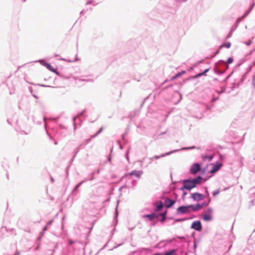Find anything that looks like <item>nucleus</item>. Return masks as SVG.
<instances>
[{
    "label": "nucleus",
    "mask_w": 255,
    "mask_h": 255,
    "mask_svg": "<svg viewBox=\"0 0 255 255\" xmlns=\"http://www.w3.org/2000/svg\"><path fill=\"white\" fill-rule=\"evenodd\" d=\"M229 68V65L226 61L220 60L217 62L214 68V72L219 75L223 74Z\"/></svg>",
    "instance_id": "f257e3e1"
},
{
    "label": "nucleus",
    "mask_w": 255,
    "mask_h": 255,
    "mask_svg": "<svg viewBox=\"0 0 255 255\" xmlns=\"http://www.w3.org/2000/svg\"><path fill=\"white\" fill-rule=\"evenodd\" d=\"M143 174L142 170H133L130 172L125 174L121 179V180H123L126 179L127 180V183L128 182V180H130L131 179L132 176H134L137 177L138 179L140 178L141 176Z\"/></svg>",
    "instance_id": "f03ea898"
},
{
    "label": "nucleus",
    "mask_w": 255,
    "mask_h": 255,
    "mask_svg": "<svg viewBox=\"0 0 255 255\" xmlns=\"http://www.w3.org/2000/svg\"><path fill=\"white\" fill-rule=\"evenodd\" d=\"M180 182L183 184V186L179 189L181 191H184L185 190L190 191L194 188L191 178L180 180Z\"/></svg>",
    "instance_id": "7ed1b4c3"
},
{
    "label": "nucleus",
    "mask_w": 255,
    "mask_h": 255,
    "mask_svg": "<svg viewBox=\"0 0 255 255\" xmlns=\"http://www.w3.org/2000/svg\"><path fill=\"white\" fill-rule=\"evenodd\" d=\"M17 132L20 134L27 135L30 132V128L27 125L21 124L15 128Z\"/></svg>",
    "instance_id": "20e7f679"
},
{
    "label": "nucleus",
    "mask_w": 255,
    "mask_h": 255,
    "mask_svg": "<svg viewBox=\"0 0 255 255\" xmlns=\"http://www.w3.org/2000/svg\"><path fill=\"white\" fill-rule=\"evenodd\" d=\"M189 213H190V210L189 209L188 205L179 206L177 208L176 211V214L177 215H181Z\"/></svg>",
    "instance_id": "39448f33"
},
{
    "label": "nucleus",
    "mask_w": 255,
    "mask_h": 255,
    "mask_svg": "<svg viewBox=\"0 0 255 255\" xmlns=\"http://www.w3.org/2000/svg\"><path fill=\"white\" fill-rule=\"evenodd\" d=\"M175 199H172L169 198H165L164 200V206L167 208H170L172 207L176 202V199L177 198L178 195L177 194H175Z\"/></svg>",
    "instance_id": "423d86ee"
},
{
    "label": "nucleus",
    "mask_w": 255,
    "mask_h": 255,
    "mask_svg": "<svg viewBox=\"0 0 255 255\" xmlns=\"http://www.w3.org/2000/svg\"><path fill=\"white\" fill-rule=\"evenodd\" d=\"M201 170V165L199 163H194L190 168V172L192 174H195Z\"/></svg>",
    "instance_id": "0eeeda50"
},
{
    "label": "nucleus",
    "mask_w": 255,
    "mask_h": 255,
    "mask_svg": "<svg viewBox=\"0 0 255 255\" xmlns=\"http://www.w3.org/2000/svg\"><path fill=\"white\" fill-rule=\"evenodd\" d=\"M191 229H194L198 232H201L202 229V226L200 220L194 221L191 226Z\"/></svg>",
    "instance_id": "6e6552de"
},
{
    "label": "nucleus",
    "mask_w": 255,
    "mask_h": 255,
    "mask_svg": "<svg viewBox=\"0 0 255 255\" xmlns=\"http://www.w3.org/2000/svg\"><path fill=\"white\" fill-rule=\"evenodd\" d=\"M191 197L194 201H199L206 198V196L201 193L195 192L191 193Z\"/></svg>",
    "instance_id": "1a4fd4ad"
},
{
    "label": "nucleus",
    "mask_w": 255,
    "mask_h": 255,
    "mask_svg": "<svg viewBox=\"0 0 255 255\" xmlns=\"http://www.w3.org/2000/svg\"><path fill=\"white\" fill-rule=\"evenodd\" d=\"M213 210L211 208H208L207 213L203 214L202 218L205 221H210L212 220V213Z\"/></svg>",
    "instance_id": "9d476101"
},
{
    "label": "nucleus",
    "mask_w": 255,
    "mask_h": 255,
    "mask_svg": "<svg viewBox=\"0 0 255 255\" xmlns=\"http://www.w3.org/2000/svg\"><path fill=\"white\" fill-rule=\"evenodd\" d=\"M194 187H196L197 185H199L202 183L203 179V177L200 176H197L196 177L192 178H191Z\"/></svg>",
    "instance_id": "9b49d317"
},
{
    "label": "nucleus",
    "mask_w": 255,
    "mask_h": 255,
    "mask_svg": "<svg viewBox=\"0 0 255 255\" xmlns=\"http://www.w3.org/2000/svg\"><path fill=\"white\" fill-rule=\"evenodd\" d=\"M127 181V180L126 179ZM137 181L135 179H133L132 177L130 180H128V182H126V184L127 185L128 188H132L133 189L134 187L136 185Z\"/></svg>",
    "instance_id": "f8f14e48"
},
{
    "label": "nucleus",
    "mask_w": 255,
    "mask_h": 255,
    "mask_svg": "<svg viewBox=\"0 0 255 255\" xmlns=\"http://www.w3.org/2000/svg\"><path fill=\"white\" fill-rule=\"evenodd\" d=\"M85 182V180L81 181V182H80L77 185H75V186L74 187V188H73V189L72 190V192H71V195L72 196H76L77 195L79 188Z\"/></svg>",
    "instance_id": "ddd939ff"
},
{
    "label": "nucleus",
    "mask_w": 255,
    "mask_h": 255,
    "mask_svg": "<svg viewBox=\"0 0 255 255\" xmlns=\"http://www.w3.org/2000/svg\"><path fill=\"white\" fill-rule=\"evenodd\" d=\"M159 215L155 213H152L149 214H145L143 216V218H147L149 221H152L155 219L158 218Z\"/></svg>",
    "instance_id": "4468645a"
},
{
    "label": "nucleus",
    "mask_w": 255,
    "mask_h": 255,
    "mask_svg": "<svg viewBox=\"0 0 255 255\" xmlns=\"http://www.w3.org/2000/svg\"><path fill=\"white\" fill-rule=\"evenodd\" d=\"M154 206V211L155 212H160L163 210L164 204L161 201H160L157 202L156 204H155Z\"/></svg>",
    "instance_id": "2eb2a0df"
},
{
    "label": "nucleus",
    "mask_w": 255,
    "mask_h": 255,
    "mask_svg": "<svg viewBox=\"0 0 255 255\" xmlns=\"http://www.w3.org/2000/svg\"><path fill=\"white\" fill-rule=\"evenodd\" d=\"M179 150H180L179 149L173 150L171 151L170 152H166L165 153L161 154L160 155H155L154 156V160L158 159H159V158H160L161 157H165L166 156L169 155L171 154L172 153H174V152H177V151H179Z\"/></svg>",
    "instance_id": "dca6fc26"
},
{
    "label": "nucleus",
    "mask_w": 255,
    "mask_h": 255,
    "mask_svg": "<svg viewBox=\"0 0 255 255\" xmlns=\"http://www.w3.org/2000/svg\"><path fill=\"white\" fill-rule=\"evenodd\" d=\"M209 70L210 68L206 69L204 70L203 72L199 73L195 76H191L190 78H189V79H194L200 77L202 76H206V73L209 71Z\"/></svg>",
    "instance_id": "f3484780"
},
{
    "label": "nucleus",
    "mask_w": 255,
    "mask_h": 255,
    "mask_svg": "<svg viewBox=\"0 0 255 255\" xmlns=\"http://www.w3.org/2000/svg\"><path fill=\"white\" fill-rule=\"evenodd\" d=\"M85 112H86V110H84L81 112L79 113L78 115L76 117L73 118V126H74V130H75L76 128V124L75 123L76 119L79 117H85L84 113Z\"/></svg>",
    "instance_id": "a211bd4d"
},
{
    "label": "nucleus",
    "mask_w": 255,
    "mask_h": 255,
    "mask_svg": "<svg viewBox=\"0 0 255 255\" xmlns=\"http://www.w3.org/2000/svg\"><path fill=\"white\" fill-rule=\"evenodd\" d=\"M167 210L165 211L164 212L157 214L159 215V217H160L161 218L159 219V221L163 223L164 222L167 218Z\"/></svg>",
    "instance_id": "6ab92c4d"
},
{
    "label": "nucleus",
    "mask_w": 255,
    "mask_h": 255,
    "mask_svg": "<svg viewBox=\"0 0 255 255\" xmlns=\"http://www.w3.org/2000/svg\"><path fill=\"white\" fill-rule=\"evenodd\" d=\"M222 166V164L219 162L217 163L215 165L213 166L212 169L211 170V172L213 173L219 170Z\"/></svg>",
    "instance_id": "aec40b11"
},
{
    "label": "nucleus",
    "mask_w": 255,
    "mask_h": 255,
    "mask_svg": "<svg viewBox=\"0 0 255 255\" xmlns=\"http://www.w3.org/2000/svg\"><path fill=\"white\" fill-rule=\"evenodd\" d=\"M78 152H79V148H76L73 152V155L69 161V165L68 166L69 167L70 166V165L72 164V162L74 160L76 156V155Z\"/></svg>",
    "instance_id": "412c9836"
},
{
    "label": "nucleus",
    "mask_w": 255,
    "mask_h": 255,
    "mask_svg": "<svg viewBox=\"0 0 255 255\" xmlns=\"http://www.w3.org/2000/svg\"><path fill=\"white\" fill-rule=\"evenodd\" d=\"M46 64V67L47 69H48L49 71L55 73L56 74L59 75V73L57 72V70L56 69H54L51 65L50 64Z\"/></svg>",
    "instance_id": "4be33fe9"
},
{
    "label": "nucleus",
    "mask_w": 255,
    "mask_h": 255,
    "mask_svg": "<svg viewBox=\"0 0 255 255\" xmlns=\"http://www.w3.org/2000/svg\"><path fill=\"white\" fill-rule=\"evenodd\" d=\"M176 250L172 249L169 251L166 252L164 254H162V255H176Z\"/></svg>",
    "instance_id": "5701e85b"
},
{
    "label": "nucleus",
    "mask_w": 255,
    "mask_h": 255,
    "mask_svg": "<svg viewBox=\"0 0 255 255\" xmlns=\"http://www.w3.org/2000/svg\"><path fill=\"white\" fill-rule=\"evenodd\" d=\"M254 6V3L252 4L250 7L249 8V9L244 13V14L243 15V17L245 18L252 11V9L253 8Z\"/></svg>",
    "instance_id": "b1692460"
},
{
    "label": "nucleus",
    "mask_w": 255,
    "mask_h": 255,
    "mask_svg": "<svg viewBox=\"0 0 255 255\" xmlns=\"http://www.w3.org/2000/svg\"><path fill=\"white\" fill-rule=\"evenodd\" d=\"M46 227H43V229H42V231L40 233V235L38 237V238H37V240L39 241V242H40V240L41 239H42V238L43 237V236L45 234V232L46 231Z\"/></svg>",
    "instance_id": "393cba45"
},
{
    "label": "nucleus",
    "mask_w": 255,
    "mask_h": 255,
    "mask_svg": "<svg viewBox=\"0 0 255 255\" xmlns=\"http://www.w3.org/2000/svg\"><path fill=\"white\" fill-rule=\"evenodd\" d=\"M231 46V43L230 42H228L223 43L219 46V47L220 49H222L223 47H226L227 48H230Z\"/></svg>",
    "instance_id": "a878e982"
},
{
    "label": "nucleus",
    "mask_w": 255,
    "mask_h": 255,
    "mask_svg": "<svg viewBox=\"0 0 255 255\" xmlns=\"http://www.w3.org/2000/svg\"><path fill=\"white\" fill-rule=\"evenodd\" d=\"M103 129L104 128L101 127L95 134L91 135V138H94L98 136L103 131Z\"/></svg>",
    "instance_id": "bb28decb"
},
{
    "label": "nucleus",
    "mask_w": 255,
    "mask_h": 255,
    "mask_svg": "<svg viewBox=\"0 0 255 255\" xmlns=\"http://www.w3.org/2000/svg\"><path fill=\"white\" fill-rule=\"evenodd\" d=\"M188 206L189 210H190V213L191 212V211H193V212L196 211V210L195 209V205L190 204V205H188Z\"/></svg>",
    "instance_id": "cd10ccee"
},
{
    "label": "nucleus",
    "mask_w": 255,
    "mask_h": 255,
    "mask_svg": "<svg viewBox=\"0 0 255 255\" xmlns=\"http://www.w3.org/2000/svg\"><path fill=\"white\" fill-rule=\"evenodd\" d=\"M220 50L221 49L220 48V47H219L218 49L210 56V58H213L214 57H215L217 54H218L220 53Z\"/></svg>",
    "instance_id": "c85d7f7f"
},
{
    "label": "nucleus",
    "mask_w": 255,
    "mask_h": 255,
    "mask_svg": "<svg viewBox=\"0 0 255 255\" xmlns=\"http://www.w3.org/2000/svg\"><path fill=\"white\" fill-rule=\"evenodd\" d=\"M213 158V156L211 155H205L203 157V159L204 160H206V159H209V161H211Z\"/></svg>",
    "instance_id": "c756f323"
},
{
    "label": "nucleus",
    "mask_w": 255,
    "mask_h": 255,
    "mask_svg": "<svg viewBox=\"0 0 255 255\" xmlns=\"http://www.w3.org/2000/svg\"><path fill=\"white\" fill-rule=\"evenodd\" d=\"M189 219L188 218H177L175 220V222H181L183 221H186Z\"/></svg>",
    "instance_id": "7c9ffc66"
},
{
    "label": "nucleus",
    "mask_w": 255,
    "mask_h": 255,
    "mask_svg": "<svg viewBox=\"0 0 255 255\" xmlns=\"http://www.w3.org/2000/svg\"><path fill=\"white\" fill-rule=\"evenodd\" d=\"M180 76H181V74H180V73L177 72L174 76H172L171 78L170 81L174 80L175 79H176L177 78H179Z\"/></svg>",
    "instance_id": "2f4dec72"
},
{
    "label": "nucleus",
    "mask_w": 255,
    "mask_h": 255,
    "mask_svg": "<svg viewBox=\"0 0 255 255\" xmlns=\"http://www.w3.org/2000/svg\"><path fill=\"white\" fill-rule=\"evenodd\" d=\"M196 148H198L196 146H189V147H183L181 149V150H189V149H196ZM198 148L199 149L200 148L199 147Z\"/></svg>",
    "instance_id": "473e14b6"
},
{
    "label": "nucleus",
    "mask_w": 255,
    "mask_h": 255,
    "mask_svg": "<svg viewBox=\"0 0 255 255\" xmlns=\"http://www.w3.org/2000/svg\"><path fill=\"white\" fill-rule=\"evenodd\" d=\"M53 222V220H51L47 223L46 225L44 227L46 228V230H47L49 228L50 226L51 225Z\"/></svg>",
    "instance_id": "72a5a7b5"
},
{
    "label": "nucleus",
    "mask_w": 255,
    "mask_h": 255,
    "mask_svg": "<svg viewBox=\"0 0 255 255\" xmlns=\"http://www.w3.org/2000/svg\"><path fill=\"white\" fill-rule=\"evenodd\" d=\"M36 62H39L42 65H43L45 67H46L45 64H48L47 62H46L45 60H44L43 59L38 60V61H36Z\"/></svg>",
    "instance_id": "f704fd0d"
},
{
    "label": "nucleus",
    "mask_w": 255,
    "mask_h": 255,
    "mask_svg": "<svg viewBox=\"0 0 255 255\" xmlns=\"http://www.w3.org/2000/svg\"><path fill=\"white\" fill-rule=\"evenodd\" d=\"M201 209H202V207L200 203H197V204L195 205V209L196 211H199Z\"/></svg>",
    "instance_id": "c9c22d12"
},
{
    "label": "nucleus",
    "mask_w": 255,
    "mask_h": 255,
    "mask_svg": "<svg viewBox=\"0 0 255 255\" xmlns=\"http://www.w3.org/2000/svg\"><path fill=\"white\" fill-rule=\"evenodd\" d=\"M220 192V188L218 189L217 190H214L213 191L212 194L214 196H216L218 195Z\"/></svg>",
    "instance_id": "e433bc0d"
},
{
    "label": "nucleus",
    "mask_w": 255,
    "mask_h": 255,
    "mask_svg": "<svg viewBox=\"0 0 255 255\" xmlns=\"http://www.w3.org/2000/svg\"><path fill=\"white\" fill-rule=\"evenodd\" d=\"M129 150H130V147H129L128 149V150H127L126 153L125 154L126 158V159H127V160L128 161H129V156H128V154H129Z\"/></svg>",
    "instance_id": "4c0bfd02"
},
{
    "label": "nucleus",
    "mask_w": 255,
    "mask_h": 255,
    "mask_svg": "<svg viewBox=\"0 0 255 255\" xmlns=\"http://www.w3.org/2000/svg\"><path fill=\"white\" fill-rule=\"evenodd\" d=\"M233 61H234V59L232 57H229L227 59V61L226 62L228 65L229 64H231L232 63H233Z\"/></svg>",
    "instance_id": "58836bf2"
},
{
    "label": "nucleus",
    "mask_w": 255,
    "mask_h": 255,
    "mask_svg": "<svg viewBox=\"0 0 255 255\" xmlns=\"http://www.w3.org/2000/svg\"><path fill=\"white\" fill-rule=\"evenodd\" d=\"M91 136L90 137V138H88V139H86L85 140H84V141H83V144H84V145H87L91 140Z\"/></svg>",
    "instance_id": "ea45409f"
},
{
    "label": "nucleus",
    "mask_w": 255,
    "mask_h": 255,
    "mask_svg": "<svg viewBox=\"0 0 255 255\" xmlns=\"http://www.w3.org/2000/svg\"><path fill=\"white\" fill-rule=\"evenodd\" d=\"M119 201H118V204L117 205V207L116 208V210H115V216H114V218H117L118 216V203H119Z\"/></svg>",
    "instance_id": "a19ab883"
},
{
    "label": "nucleus",
    "mask_w": 255,
    "mask_h": 255,
    "mask_svg": "<svg viewBox=\"0 0 255 255\" xmlns=\"http://www.w3.org/2000/svg\"><path fill=\"white\" fill-rule=\"evenodd\" d=\"M210 202V200H209L208 202H202V203H201L200 204H201V206H202V207L203 208V207H204L205 206H208Z\"/></svg>",
    "instance_id": "79ce46f5"
},
{
    "label": "nucleus",
    "mask_w": 255,
    "mask_h": 255,
    "mask_svg": "<svg viewBox=\"0 0 255 255\" xmlns=\"http://www.w3.org/2000/svg\"><path fill=\"white\" fill-rule=\"evenodd\" d=\"M243 18H244L243 17V16L241 17L238 18L236 21L235 24L238 25L239 23L242 21V19Z\"/></svg>",
    "instance_id": "37998d69"
},
{
    "label": "nucleus",
    "mask_w": 255,
    "mask_h": 255,
    "mask_svg": "<svg viewBox=\"0 0 255 255\" xmlns=\"http://www.w3.org/2000/svg\"><path fill=\"white\" fill-rule=\"evenodd\" d=\"M252 84L254 88L255 89V75H254L253 77Z\"/></svg>",
    "instance_id": "c03bdc74"
},
{
    "label": "nucleus",
    "mask_w": 255,
    "mask_h": 255,
    "mask_svg": "<svg viewBox=\"0 0 255 255\" xmlns=\"http://www.w3.org/2000/svg\"><path fill=\"white\" fill-rule=\"evenodd\" d=\"M238 26V25L236 24L233 25L230 29L231 30V32H234Z\"/></svg>",
    "instance_id": "a18cd8bd"
},
{
    "label": "nucleus",
    "mask_w": 255,
    "mask_h": 255,
    "mask_svg": "<svg viewBox=\"0 0 255 255\" xmlns=\"http://www.w3.org/2000/svg\"><path fill=\"white\" fill-rule=\"evenodd\" d=\"M175 240V238H173L170 240L168 239V240H165V241L166 242V243L167 244H169V243H172V242L174 241Z\"/></svg>",
    "instance_id": "49530a36"
},
{
    "label": "nucleus",
    "mask_w": 255,
    "mask_h": 255,
    "mask_svg": "<svg viewBox=\"0 0 255 255\" xmlns=\"http://www.w3.org/2000/svg\"><path fill=\"white\" fill-rule=\"evenodd\" d=\"M124 188H128V187H127V185L126 184H125V185H123V186H121V187L119 188V191L120 192H121V191H122V190L123 189H124Z\"/></svg>",
    "instance_id": "de8ad7c7"
},
{
    "label": "nucleus",
    "mask_w": 255,
    "mask_h": 255,
    "mask_svg": "<svg viewBox=\"0 0 255 255\" xmlns=\"http://www.w3.org/2000/svg\"><path fill=\"white\" fill-rule=\"evenodd\" d=\"M174 0L176 2L177 4H180L181 2L186 1L187 0Z\"/></svg>",
    "instance_id": "09e8293b"
},
{
    "label": "nucleus",
    "mask_w": 255,
    "mask_h": 255,
    "mask_svg": "<svg viewBox=\"0 0 255 255\" xmlns=\"http://www.w3.org/2000/svg\"><path fill=\"white\" fill-rule=\"evenodd\" d=\"M253 43V41L251 40H249L248 41H246L245 42V43L247 45V46H250L252 43Z\"/></svg>",
    "instance_id": "8fccbe9b"
},
{
    "label": "nucleus",
    "mask_w": 255,
    "mask_h": 255,
    "mask_svg": "<svg viewBox=\"0 0 255 255\" xmlns=\"http://www.w3.org/2000/svg\"><path fill=\"white\" fill-rule=\"evenodd\" d=\"M205 193H206V195L205 196H206V197H209V193L208 192V188L207 187H205Z\"/></svg>",
    "instance_id": "3c124183"
},
{
    "label": "nucleus",
    "mask_w": 255,
    "mask_h": 255,
    "mask_svg": "<svg viewBox=\"0 0 255 255\" xmlns=\"http://www.w3.org/2000/svg\"><path fill=\"white\" fill-rule=\"evenodd\" d=\"M178 238L179 239H180V240H185V237H184V236H176L175 238Z\"/></svg>",
    "instance_id": "603ef678"
},
{
    "label": "nucleus",
    "mask_w": 255,
    "mask_h": 255,
    "mask_svg": "<svg viewBox=\"0 0 255 255\" xmlns=\"http://www.w3.org/2000/svg\"><path fill=\"white\" fill-rule=\"evenodd\" d=\"M85 146V145H84V144H83V143H81V144H80V145H79V146H78L77 148H79V151L80 149H82V148H83L84 147V146Z\"/></svg>",
    "instance_id": "864d4df0"
},
{
    "label": "nucleus",
    "mask_w": 255,
    "mask_h": 255,
    "mask_svg": "<svg viewBox=\"0 0 255 255\" xmlns=\"http://www.w3.org/2000/svg\"><path fill=\"white\" fill-rule=\"evenodd\" d=\"M85 146V145H84V144H83V143H81V144H80V145H79V146H78L77 148H79V151L80 149H82V148H83L84 147V146Z\"/></svg>",
    "instance_id": "5fc2aeb1"
},
{
    "label": "nucleus",
    "mask_w": 255,
    "mask_h": 255,
    "mask_svg": "<svg viewBox=\"0 0 255 255\" xmlns=\"http://www.w3.org/2000/svg\"><path fill=\"white\" fill-rule=\"evenodd\" d=\"M85 146V145H84V144H83V143H81V144H80V145H79V146H78L77 148H79V151L80 149H82V148H83L84 147V146Z\"/></svg>",
    "instance_id": "6e6d98bb"
},
{
    "label": "nucleus",
    "mask_w": 255,
    "mask_h": 255,
    "mask_svg": "<svg viewBox=\"0 0 255 255\" xmlns=\"http://www.w3.org/2000/svg\"><path fill=\"white\" fill-rule=\"evenodd\" d=\"M127 132H125V133H124L122 135V138L123 140H124L125 139V138L127 136Z\"/></svg>",
    "instance_id": "4d7b16f0"
},
{
    "label": "nucleus",
    "mask_w": 255,
    "mask_h": 255,
    "mask_svg": "<svg viewBox=\"0 0 255 255\" xmlns=\"http://www.w3.org/2000/svg\"><path fill=\"white\" fill-rule=\"evenodd\" d=\"M233 32H231V30H230V32H229L228 34L227 35V38H230L232 35V33H233Z\"/></svg>",
    "instance_id": "13d9d810"
},
{
    "label": "nucleus",
    "mask_w": 255,
    "mask_h": 255,
    "mask_svg": "<svg viewBox=\"0 0 255 255\" xmlns=\"http://www.w3.org/2000/svg\"><path fill=\"white\" fill-rule=\"evenodd\" d=\"M40 242H39L38 240L37 241V243L38 244V245L35 247V250H39V248H40Z\"/></svg>",
    "instance_id": "bf43d9fd"
},
{
    "label": "nucleus",
    "mask_w": 255,
    "mask_h": 255,
    "mask_svg": "<svg viewBox=\"0 0 255 255\" xmlns=\"http://www.w3.org/2000/svg\"><path fill=\"white\" fill-rule=\"evenodd\" d=\"M194 240H196L195 238H194ZM196 248H197V243H196V241H194V246H193V249H194V252H195Z\"/></svg>",
    "instance_id": "052dcab7"
},
{
    "label": "nucleus",
    "mask_w": 255,
    "mask_h": 255,
    "mask_svg": "<svg viewBox=\"0 0 255 255\" xmlns=\"http://www.w3.org/2000/svg\"><path fill=\"white\" fill-rule=\"evenodd\" d=\"M95 173V172H92V173L91 174H92V177L89 179V180L92 181V180L94 179L95 177L94 176V174Z\"/></svg>",
    "instance_id": "680f3d73"
},
{
    "label": "nucleus",
    "mask_w": 255,
    "mask_h": 255,
    "mask_svg": "<svg viewBox=\"0 0 255 255\" xmlns=\"http://www.w3.org/2000/svg\"><path fill=\"white\" fill-rule=\"evenodd\" d=\"M93 2V0H88L87 1V2H86V4L88 5V4H91Z\"/></svg>",
    "instance_id": "e2e57ef3"
},
{
    "label": "nucleus",
    "mask_w": 255,
    "mask_h": 255,
    "mask_svg": "<svg viewBox=\"0 0 255 255\" xmlns=\"http://www.w3.org/2000/svg\"><path fill=\"white\" fill-rule=\"evenodd\" d=\"M117 142H118V144H119V147H120V149H122L123 148V146L122 145V144H121V143L120 141L118 140V141H117Z\"/></svg>",
    "instance_id": "0e129e2a"
},
{
    "label": "nucleus",
    "mask_w": 255,
    "mask_h": 255,
    "mask_svg": "<svg viewBox=\"0 0 255 255\" xmlns=\"http://www.w3.org/2000/svg\"><path fill=\"white\" fill-rule=\"evenodd\" d=\"M59 127L61 129H66V128L61 124H59Z\"/></svg>",
    "instance_id": "69168bd1"
},
{
    "label": "nucleus",
    "mask_w": 255,
    "mask_h": 255,
    "mask_svg": "<svg viewBox=\"0 0 255 255\" xmlns=\"http://www.w3.org/2000/svg\"><path fill=\"white\" fill-rule=\"evenodd\" d=\"M7 123L10 125H12V122L10 121V119H7Z\"/></svg>",
    "instance_id": "338daca9"
},
{
    "label": "nucleus",
    "mask_w": 255,
    "mask_h": 255,
    "mask_svg": "<svg viewBox=\"0 0 255 255\" xmlns=\"http://www.w3.org/2000/svg\"><path fill=\"white\" fill-rule=\"evenodd\" d=\"M68 243H69V245H72L74 243V241L72 240H69Z\"/></svg>",
    "instance_id": "774afa93"
}]
</instances>
